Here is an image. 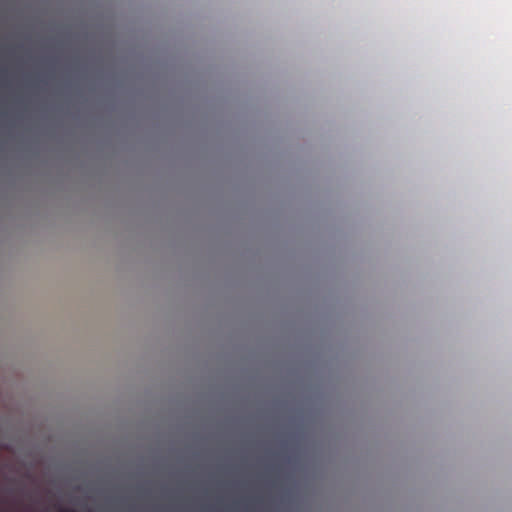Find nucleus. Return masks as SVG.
Masks as SVG:
<instances>
[{"label": "nucleus", "instance_id": "nucleus-1", "mask_svg": "<svg viewBox=\"0 0 512 512\" xmlns=\"http://www.w3.org/2000/svg\"><path fill=\"white\" fill-rule=\"evenodd\" d=\"M59 512H74V511L71 509H61Z\"/></svg>", "mask_w": 512, "mask_h": 512}]
</instances>
